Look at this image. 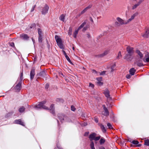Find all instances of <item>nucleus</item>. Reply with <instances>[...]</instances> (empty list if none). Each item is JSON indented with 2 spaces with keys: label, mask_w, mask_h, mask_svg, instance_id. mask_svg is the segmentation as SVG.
Here are the masks:
<instances>
[{
  "label": "nucleus",
  "mask_w": 149,
  "mask_h": 149,
  "mask_svg": "<svg viewBox=\"0 0 149 149\" xmlns=\"http://www.w3.org/2000/svg\"><path fill=\"white\" fill-rule=\"evenodd\" d=\"M58 116L61 122H63L64 120L68 122H70L71 121L69 118L62 114H59Z\"/></svg>",
  "instance_id": "obj_1"
},
{
  "label": "nucleus",
  "mask_w": 149,
  "mask_h": 149,
  "mask_svg": "<svg viewBox=\"0 0 149 149\" xmlns=\"http://www.w3.org/2000/svg\"><path fill=\"white\" fill-rule=\"evenodd\" d=\"M46 103V101H43L40 102L38 104L35 106V107L37 109L43 108L45 109H47V107L44 105V104Z\"/></svg>",
  "instance_id": "obj_2"
},
{
  "label": "nucleus",
  "mask_w": 149,
  "mask_h": 149,
  "mask_svg": "<svg viewBox=\"0 0 149 149\" xmlns=\"http://www.w3.org/2000/svg\"><path fill=\"white\" fill-rule=\"evenodd\" d=\"M55 39L57 44L58 45L61 49H63V46L62 42L61 39L59 38V36L56 35L55 37Z\"/></svg>",
  "instance_id": "obj_3"
},
{
  "label": "nucleus",
  "mask_w": 149,
  "mask_h": 149,
  "mask_svg": "<svg viewBox=\"0 0 149 149\" xmlns=\"http://www.w3.org/2000/svg\"><path fill=\"white\" fill-rule=\"evenodd\" d=\"M134 65H136L139 67H141L143 66V64L142 62V59L137 58L134 63Z\"/></svg>",
  "instance_id": "obj_4"
},
{
  "label": "nucleus",
  "mask_w": 149,
  "mask_h": 149,
  "mask_svg": "<svg viewBox=\"0 0 149 149\" xmlns=\"http://www.w3.org/2000/svg\"><path fill=\"white\" fill-rule=\"evenodd\" d=\"M127 54L133 55L134 53V48L130 46H127L126 48Z\"/></svg>",
  "instance_id": "obj_5"
},
{
  "label": "nucleus",
  "mask_w": 149,
  "mask_h": 149,
  "mask_svg": "<svg viewBox=\"0 0 149 149\" xmlns=\"http://www.w3.org/2000/svg\"><path fill=\"white\" fill-rule=\"evenodd\" d=\"M138 14L139 13L138 12H136L132 15L131 17L127 21V24L131 22L132 20L134 19V18L137 16Z\"/></svg>",
  "instance_id": "obj_6"
},
{
  "label": "nucleus",
  "mask_w": 149,
  "mask_h": 149,
  "mask_svg": "<svg viewBox=\"0 0 149 149\" xmlns=\"http://www.w3.org/2000/svg\"><path fill=\"white\" fill-rule=\"evenodd\" d=\"M49 7L47 5H45L44 7L42 9L41 12L42 14L45 15L48 12L49 10Z\"/></svg>",
  "instance_id": "obj_7"
},
{
  "label": "nucleus",
  "mask_w": 149,
  "mask_h": 149,
  "mask_svg": "<svg viewBox=\"0 0 149 149\" xmlns=\"http://www.w3.org/2000/svg\"><path fill=\"white\" fill-rule=\"evenodd\" d=\"M132 55L126 54L124 57V58L127 61H131L133 58Z\"/></svg>",
  "instance_id": "obj_8"
},
{
  "label": "nucleus",
  "mask_w": 149,
  "mask_h": 149,
  "mask_svg": "<svg viewBox=\"0 0 149 149\" xmlns=\"http://www.w3.org/2000/svg\"><path fill=\"white\" fill-rule=\"evenodd\" d=\"M116 19L119 22L120 25H122L124 24H127V21H124L123 19L119 17H118L116 18Z\"/></svg>",
  "instance_id": "obj_9"
},
{
  "label": "nucleus",
  "mask_w": 149,
  "mask_h": 149,
  "mask_svg": "<svg viewBox=\"0 0 149 149\" xmlns=\"http://www.w3.org/2000/svg\"><path fill=\"white\" fill-rule=\"evenodd\" d=\"M21 81H20L15 87L16 91L19 92L21 88Z\"/></svg>",
  "instance_id": "obj_10"
},
{
  "label": "nucleus",
  "mask_w": 149,
  "mask_h": 149,
  "mask_svg": "<svg viewBox=\"0 0 149 149\" xmlns=\"http://www.w3.org/2000/svg\"><path fill=\"white\" fill-rule=\"evenodd\" d=\"M92 6V5H89L86 8L84 9L82 11H81V12L79 14V15L80 16L81 15H82L85 13Z\"/></svg>",
  "instance_id": "obj_11"
},
{
  "label": "nucleus",
  "mask_w": 149,
  "mask_h": 149,
  "mask_svg": "<svg viewBox=\"0 0 149 149\" xmlns=\"http://www.w3.org/2000/svg\"><path fill=\"white\" fill-rule=\"evenodd\" d=\"M20 37L21 38L24 40H27L29 39V37L27 35L22 34L20 35Z\"/></svg>",
  "instance_id": "obj_12"
},
{
  "label": "nucleus",
  "mask_w": 149,
  "mask_h": 149,
  "mask_svg": "<svg viewBox=\"0 0 149 149\" xmlns=\"http://www.w3.org/2000/svg\"><path fill=\"white\" fill-rule=\"evenodd\" d=\"M103 107L104 110V113H103V115L106 116H108L109 115V113L108 110L105 107L104 105H103Z\"/></svg>",
  "instance_id": "obj_13"
},
{
  "label": "nucleus",
  "mask_w": 149,
  "mask_h": 149,
  "mask_svg": "<svg viewBox=\"0 0 149 149\" xmlns=\"http://www.w3.org/2000/svg\"><path fill=\"white\" fill-rule=\"evenodd\" d=\"M97 135L95 133H93L91 134L89 136V138L91 141L93 140H94V138Z\"/></svg>",
  "instance_id": "obj_14"
},
{
  "label": "nucleus",
  "mask_w": 149,
  "mask_h": 149,
  "mask_svg": "<svg viewBox=\"0 0 149 149\" xmlns=\"http://www.w3.org/2000/svg\"><path fill=\"white\" fill-rule=\"evenodd\" d=\"M142 36L145 38H148L149 37V29H147L145 33L143 34Z\"/></svg>",
  "instance_id": "obj_15"
},
{
  "label": "nucleus",
  "mask_w": 149,
  "mask_h": 149,
  "mask_svg": "<svg viewBox=\"0 0 149 149\" xmlns=\"http://www.w3.org/2000/svg\"><path fill=\"white\" fill-rule=\"evenodd\" d=\"M35 70L34 69H32L30 73V78L31 79H32L34 78L35 75Z\"/></svg>",
  "instance_id": "obj_16"
},
{
  "label": "nucleus",
  "mask_w": 149,
  "mask_h": 149,
  "mask_svg": "<svg viewBox=\"0 0 149 149\" xmlns=\"http://www.w3.org/2000/svg\"><path fill=\"white\" fill-rule=\"evenodd\" d=\"M15 123L16 124H20L22 126H24V123L20 119L16 120L15 121Z\"/></svg>",
  "instance_id": "obj_17"
},
{
  "label": "nucleus",
  "mask_w": 149,
  "mask_h": 149,
  "mask_svg": "<svg viewBox=\"0 0 149 149\" xmlns=\"http://www.w3.org/2000/svg\"><path fill=\"white\" fill-rule=\"evenodd\" d=\"M104 93L106 97L108 98H110L109 92L108 89L105 90Z\"/></svg>",
  "instance_id": "obj_18"
},
{
  "label": "nucleus",
  "mask_w": 149,
  "mask_h": 149,
  "mask_svg": "<svg viewBox=\"0 0 149 149\" xmlns=\"http://www.w3.org/2000/svg\"><path fill=\"white\" fill-rule=\"evenodd\" d=\"M136 52L140 57V58L142 59L143 57V55L142 53L138 50H136Z\"/></svg>",
  "instance_id": "obj_19"
},
{
  "label": "nucleus",
  "mask_w": 149,
  "mask_h": 149,
  "mask_svg": "<svg viewBox=\"0 0 149 149\" xmlns=\"http://www.w3.org/2000/svg\"><path fill=\"white\" fill-rule=\"evenodd\" d=\"M145 59H144V58L143 59V60L145 62H149V55L147 54L145 56Z\"/></svg>",
  "instance_id": "obj_20"
},
{
  "label": "nucleus",
  "mask_w": 149,
  "mask_h": 149,
  "mask_svg": "<svg viewBox=\"0 0 149 149\" xmlns=\"http://www.w3.org/2000/svg\"><path fill=\"white\" fill-rule=\"evenodd\" d=\"M136 70L134 68H132L129 70V72L132 75H134Z\"/></svg>",
  "instance_id": "obj_21"
},
{
  "label": "nucleus",
  "mask_w": 149,
  "mask_h": 149,
  "mask_svg": "<svg viewBox=\"0 0 149 149\" xmlns=\"http://www.w3.org/2000/svg\"><path fill=\"white\" fill-rule=\"evenodd\" d=\"M87 22L86 21H85L78 28L77 30L78 31L82 28L84 25L86 24Z\"/></svg>",
  "instance_id": "obj_22"
},
{
  "label": "nucleus",
  "mask_w": 149,
  "mask_h": 149,
  "mask_svg": "<svg viewBox=\"0 0 149 149\" xmlns=\"http://www.w3.org/2000/svg\"><path fill=\"white\" fill-rule=\"evenodd\" d=\"M99 125L100 127V128L102 130V132H106V128L101 123H99Z\"/></svg>",
  "instance_id": "obj_23"
},
{
  "label": "nucleus",
  "mask_w": 149,
  "mask_h": 149,
  "mask_svg": "<svg viewBox=\"0 0 149 149\" xmlns=\"http://www.w3.org/2000/svg\"><path fill=\"white\" fill-rule=\"evenodd\" d=\"M140 5L137 2V3L134 5L132 7V10H134L136 9L138 6Z\"/></svg>",
  "instance_id": "obj_24"
},
{
  "label": "nucleus",
  "mask_w": 149,
  "mask_h": 149,
  "mask_svg": "<svg viewBox=\"0 0 149 149\" xmlns=\"http://www.w3.org/2000/svg\"><path fill=\"white\" fill-rule=\"evenodd\" d=\"M54 105L53 104H52L50 107V110H52V114H54Z\"/></svg>",
  "instance_id": "obj_25"
},
{
  "label": "nucleus",
  "mask_w": 149,
  "mask_h": 149,
  "mask_svg": "<svg viewBox=\"0 0 149 149\" xmlns=\"http://www.w3.org/2000/svg\"><path fill=\"white\" fill-rule=\"evenodd\" d=\"M65 16L63 14L61 15L59 17V19L60 20L63 22H64Z\"/></svg>",
  "instance_id": "obj_26"
},
{
  "label": "nucleus",
  "mask_w": 149,
  "mask_h": 149,
  "mask_svg": "<svg viewBox=\"0 0 149 149\" xmlns=\"http://www.w3.org/2000/svg\"><path fill=\"white\" fill-rule=\"evenodd\" d=\"M40 75L42 77H45L46 75V73L45 71H43L40 73Z\"/></svg>",
  "instance_id": "obj_27"
},
{
  "label": "nucleus",
  "mask_w": 149,
  "mask_h": 149,
  "mask_svg": "<svg viewBox=\"0 0 149 149\" xmlns=\"http://www.w3.org/2000/svg\"><path fill=\"white\" fill-rule=\"evenodd\" d=\"M25 109V108L24 107H22L19 108V111L20 112L22 113L24 111Z\"/></svg>",
  "instance_id": "obj_28"
},
{
  "label": "nucleus",
  "mask_w": 149,
  "mask_h": 149,
  "mask_svg": "<svg viewBox=\"0 0 149 149\" xmlns=\"http://www.w3.org/2000/svg\"><path fill=\"white\" fill-rule=\"evenodd\" d=\"M39 36H42V31L41 29H38V30Z\"/></svg>",
  "instance_id": "obj_29"
},
{
  "label": "nucleus",
  "mask_w": 149,
  "mask_h": 149,
  "mask_svg": "<svg viewBox=\"0 0 149 149\" xmlns=\"http://www.w3.org/2000/svg\"><path fill=\"white\" fill-rule=\"evenodd\" d=\"M78 31L76 30L75 31L73 34V37L74 38H76L77 37V35L78 34Z\"/></svg>",
  "instance_id": "obj_30"
},
{
  "label": "nucleus",
  "mask_w": 149,
  "mask_h": 149,
  "mask_svg": "<svg viewBox=\"0 0 149 149\" xmlns=\"http://www.w3.org/2000/svg\"><path fill=\"white\" fill-rule=\"evenodd\" d=\"M90 146L91 149H95L94 143L93 141H91V143Z\"/></svg>",
  "instance_id": "obj_31"
},
{
  "label": "nucleus",
  "mask_w": 149,
  "mask_h": 149,
  "mask_svg": "<svg viewBox=\"0 0 149 149\" xmlns=\"http://www.w3.org/2000/svg\"><path fill=\"white\" fill-rule=\"evenodd\" d=\"M105 142V140L103 138H101L100 141V143L101 144H103Z\"/></svg>",
  "instance_id": "obj_32"
},
{
  "label": "nucleus",
  "mask_w": 149,
  "mask_h": 149,
  "mask_svg": "<svg viewBox=\"0 0 149 149\" xmlns=\"http://www.w3.org/2000/svg\"><path fill=\"white\" fill-rule=\"evenodd\" d=\"M122 56V55L121 54V52L120 51L119 52L118 54V55L116 57L117 59H119Z\"/></svg>",
  "instance_id": "obj_33"
},
{
  "label": "nucleus",
  "mask_w": 149,
  "mask_h": 149,
  "mask_svg": "<svg viewBox=\"0 0 149 149\" xmlns=\"http://www.w3.org/2000/svg\"><path fill=\"white\" fill-rule=\"evenodd\" d=\"M72 28L70 27L68 32V34L69 36H71L72 35Z\"/></svg>",
  "instance_id": "obj_34"
},
{
  "label": "nucleus",
  "mask_w": 149,
  "mask_h": 149,
  "mask_svg": "<svg viewBox=\"0 0 149 149\" xmlns=\"http://www.w3.org/2000/svg\"><path fill=\"white\" fill-rule=\"evenodd\" d=\"M67 60H68V61L71 64H72V62L71 61L70 58H69V57L68 56H66L65 57Z\"/></svg>",
  "instance_id": "obj_35"
},
{
  "label": "nucleus",
  "mask_w": 149,
  "mask_h": 149,
  "mask_svg": "<svg viewBox=\"0 0 149 149\" xmlns=\"http://www.w3.org/2000/svg\"><path fill=\"white\" fill-rule=\"evenodd\" d=\"M144 144L147 146H149V140L148 139L145 140Z\"/></svg>",
  "instance_id": "obj_36"
},
{
  "label": "nucleus",
  "mask_w": 149,
  "mask_h": 149,
  "mask_svg": "<svg viewBox=\"0 0 149 149\" xmlns=\"http://www.w3.org/2000/svg\"><path fill=\"white\" fill-rule=\"evenodd\" d=\"M36 26V24L34 23H33L30 26V27L31 29H34L35 28Z\"/></svg>",
  "instance_id": "obj_37"
},
{
  "label": "nucleus",
  "mask_w": 149,
  "mask_h": 149,
  "mask_svg": "<svg viewBox=\"0 0 149 149\" xmlns=\"http://www.w3.org/2000/svg\"><path fill=\"white\" fill-rule=\"evenodd\" d=\"M101 138V136H98L96 137L95 136L94 139V140L95 141H97L99 140Z\"/></svg>",
  "instance_id": "obj_38"
},
{
  "label": "nucleus",
  "mask_w": 149,
  "mask_h": 149,
  "mask_svg": "<svg viewBox=\"0 0 149 149\" xmlns=\"http://www.w3.org/2000/svg\"><path fill=\"white\" fill-rule=\"evenodd\" d=\"M42 36H39L38 41L40 42H42Z\"/></svg>",
  "instance_id": "obj_39"
},
{
  "label": "nucleus",
  "mask_w": 149,
  "mask_h": 149,
  "mask_svg": "<svg viewBox=\"0 0 149 149\" xmlns=\"http://www.w3.org/2000/svg\"><path fill=\"white\" fill-rule=\"evenodd\" d=\"M107 126L109 129H112L113 127L111 124L110 123H108L107 124Z\"/></svg>",
  "instance_id": "obj_40"
},
{
  "label": "nucleus",
  "mask_w": 149,
  "mask_h": 149,
  "mask_svg": "<svg viewBox=\"0 0 149 149\" xmlns=\"http://www.w3.org/2000/svg\"><path fill=\"white\" fill-rule=\"evenodd\" d=\"M132 143L134 144H137L139 143V142L137 141H133Z\"/></svg>",
  "instance_id": "obj_41"
},
{
  "label": "nucleus",
  "mask_w": 149,
  "mask_h": 149,
  "mask_svg": "<svg viewBox=\"0 0 149 149\" xmlns=\"http://www.w3.org/2000/svg\"><path fill=\"white\" fill-rule=\"evenodd\" d=\"M71 110L73 111H74L75 110V108L73 106H72L71 107Z\"/></svg>",
  "instance_id": "obj_42"
},
{
  "label": "nucleus",
  "mask_w": 149,
  "mask_h": 149,
  "mask_svg": "<svg viewBox=\"0 0 149 149\" xmlns=\"http://www.w3.org/2000/svg\"><path fill=\"white\" fill-rule=\"evenodd\" d=\"M23 72H22L20 74V79H21V81H22L23 79Z\"/></svg>",
  "instance_id": "obj_43"
},
{
  "label": "nucleus",
  "mask_w": 149,
  "mask_h": 149,
  "mask_svg": "<svg viewBox=\"0 0 149 149\" xmlns=\"http://www.w3.org/2000/svg\"><path fill=\"white\" fill-rule=\"evenodd\" d=\"M145 0H139L138 3L140 5Z\"/></svg>",
  "instance_id": "obj_44"
},
{
  "label": "nucleus",
  "mask_w": 149,
  "mask_h": 149,
  "mask_svg": "<svg viewBox=\"0 0 149 149\" xmlns=\"http://www.w3.org/2000/svg\"><path fill=\"white\" fill-rule=\"evenodd\" d=\"M36 5H35L31 8V12H33L34 10V8L36 7Z\"/></svg>",
  "instance_id": "obj_45"
},
{
  "label": "nucleus",
  "mask_w": 149,
  "mask_h": 149,
  "mask_svg": "<svg viewBox=\"0 0 149 149\" xmlns=\"http://www.w3.org/2000/svg\"><path fill=\"white\" fill-rule=\"evenodd\" d=\"M109 53V51H106L104 52L103 54V56H105L107 54Z\"/></svg>",
  "instance_id": "obj_46"
},
{
  "label": "nucleus",
  "mask_w": 149,
  "mask_h": 149,
  "mask_svg": "<svg viewBox=\"0 0 149 149\" xmlns=\"http://www.w3.org/2000/svg\"><path fill=\"white\" fill-rule=\"evenodd\" d=\"M86 36L88 38H89L91 37V35L89 33H88L86 35Z\"/></svg>",
  "instance_id": "obj_47"
},
{
  "label": "nucleus",
  "mask_w": 149,
  "mask_h": 149,
  "mask_svg": "<svg viewBox=\"0 0 149 149\" xmlns=\"http://www.w3.org/2000/svg\"><path fill=\"white\" fill-rule=\"evenodd\" d=\"M89 86L92 87V88H94V86L93 84L91 83H90L89 84Z\"/></svg>",
  "instance_id": "obj_48"
},
{
  "label": "nucleus",
  "mask_w": 149,
  "mask_h": 149,
  "mask_svg": "<svg viewBox=\"0 0 149 149\" xmlns=\"http://www.w3.org/2000/svg\"><path fill=\"white\" fill-rule=\"evenodd\" d=\"M131 77V76L129 74H127L126 76V78L127 79H128L130 78Z\"/></svg>",
  "instance_id": "obj_49"
},
{
  "label": "nucleus",
  "mask_w": 149,
  "mask_h": 149,
  "mask_svg": "<svg viewBox=\"0 0 149 149\" xmlns=\"http://www.w3.org/2000/svg\"><path fill=\"white\" fill-rule=\"evenodd\" d=\"M102 78L101 77L97 78V79L98 81H101L102 80Z\"/></svg>",
  "instance_id": "obj_50"
},
{
  "label": "nucleus",
  "mask_w": 149,
  "mask_h": 149,
  "mask_svg": "<svg viewBox=\"0 0 149 149\" xmlns=\"http://www.w3.org/2000/svg\"><path fill=\"white\" fill-rule=\"evenodd\" d=\"M97 84L100 85H102L103 84L100 81H98L97 82Z\"/></svg>",
  "instance_id": "obj_51"
},
{
  "label": "nucleus",
  "mask_w": 149,
  "mask_h": 149,
  "mask_svg": "<svg viewBox=\"0 0 149 149\" xmlns=\"http://www.w3.org/2000/svg\"><path fill=\"white\" fill-rule=\"evenodd\" d=\"M115 24L117 26H119L120 24L118 22H115Z\"/></svg>",
  "instance_id": "obj_52"
},
{
  "label": "nucleus",
  "mask_w": 149,
  "mask_h": 149,
  "mask_svg": "<svg viewBox=\"0 0 149 149\" xmlns=\"http://www.w3.org/2000/svg\"><path fill=\"white\" fill-rule=\"evenodd\" d=\"M10 45L11 46L13 47L14 46V44L13 42H11L10 44Z\"/></svg>",
  "instance_id": "obj_53"
},
{
  "label": "nucleus",
  "mask_w": 149,
  "mask_h": 149,
  "mask_svg": "<svg viewBox=\"0 0 149 149\" xmlns=\"http://www.w3.org/2000/svg\"><path fill=\"white\" fill-rule=\"evenodd\" d=\"M49 84H47L46 85V86H45V88L48 89V88H49Z\"/></svg>",
  "instance_id": "obj_54"
},
{
  "label": "nucleus",
  "mask_w": 149,
  "mask_h": 149,
  "mask_svg": "<svg viewBox=\"0 0 149 149\" xmlns=\"http://www.w3.org/2000/svg\"><path fill=\"white\" fill-rule=\"evenodd\" d=\"M89 133V132H86L84 134V136H86L88 135Z\"/></svg>",
  "instance_id": "obj_55"
},
{
  "label": "nucleus",
  "mask_w": 149,
  "mask_h": 149,
  "mask_svg": "<svg viewBox=\"0 0 149 149\" xmlns=\"http://www.w3.org/2000/svg\"><path fill=\"white\" fill-rule=\"evenodd\" d=\"M87 29V27H84L83 28V29H82V31H85Z\"/></svg>",
  "instance_id": "obj_56"
},
{
  "label": "nucleus",
  "mask_w": 149,
  "mask_h": 149,
  "mask_svg": "<svg viewBox=\"0 0 149 149\" xmlns=\"http://www.w3.org/2000/svg\"><path fill=\"white\" fill-rule=\"evenodd\" d=\"M62 52L65 57L66 56H67L64 50H62Z\"/></svg>",
  "instance_id": "obj_57"
},
{
  "label": "nucleus",
  "mask_w": 149,
  "mask_h": 149,
  "mask_svg": "<svg viewBox=\"0 0 149 149\" xmlns=\"http://www.w3.org/2000/svg\"><path fill=\"white\" fill-rule=\"evenodd\" d=\"M105 71H103V72H102L100 73V74L101 75H103V74H105Z\"/></svg>",
  "instance_id": "obj_58"
},
{
  "label": "nucleus",
  "mask_w": 149,
  "mask_h": 149,
  "mask_svg": "<svg viewBox=\"0 0 149 149\" xmlns=\"http://www.w3.org/2000/svg\"><path fill=\"white\" fill-rule=\"evenodd\" d=\"M90 20L92 22H93V20L91 17H90Z\"/></svg>",
  "instance_id": "obj_59"
},
{
  "label": "nucleus",
  "mask_w": 149,
  "mask_h": 149,
  "mask_svg": "<svg viewBox=\"0 0 149 149\" xmlns=\"http://www.w3.org/2000/svg\"><path fill=\"white\" fill-rule=\"evenodd\" d=\"M95 120L96 123H97L98 122V120L97 118H95Z\"/></svg>",
  "instance_id": "obj_60"
},
{
  "label": "nucleus",
  "mask_w": 149,
  "mask_h": 149,
  "mask_svg": "<svg viewBox=\"0 0 149 149\" xmlns=\"http://www.w3.org/2000/svg\"><path fill=\"white\" fill-rule=\"evenodd\" d=\"M61 100L59 98H57L56 99V101L57 102H59Z\"/></svg>",
  "instance_id": "obj_61"
},
{
  "label": "nucleus",
  "mask_w": 149,
  "mask_h": 149,
  "mask_svg": "<svg viewBox=\"0 0 149 149\" xmlns=\"http://www.w3.org/2000/svg\"><path fill=\"white\" fill-rule=\"evenodd\" d=\"M31 39H32V40L33 43H34L35 42V40H34V39H33V38H32Z\"/></svg>",
  "instance_id": "obj_62"
},
{
  "label": "nucleus",
  "mask_w": 149,
  "mask_h": 149,
  "mask_svg": "<svg viewBox=\"0 0 149 149\" xmlns=\"http://www.w3.org/2000/svg\"><path fill=\"white\" fill-rule=\"evenodd\" d=\"M111 72H113V67H112L111 68Z\"/></svg>",
  "instance_id": "obj_63"
},
{
  "label": "nucleus",
  "mask_w": 149,
  "mask_h": 149,
  "mask_svg": "<svg viewBox=\"0 0 149 149\" xmlns=\"http://www.w3.org/2000/svg\"><path fill=\"white\" fill-rule=\"evenodd\" d=\"M100 149H105V148L104 147H102L100 148Z\"/></svg>",
  "instance_id": "obj_64"
}]
</instances>
